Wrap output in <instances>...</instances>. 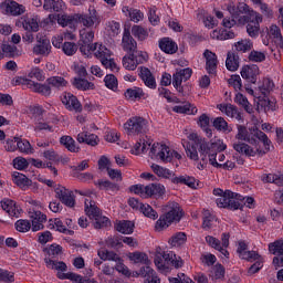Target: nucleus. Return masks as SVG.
Returning <instances> with one entry per match:
<instances>
[{
	"label": "nucleus",
	"mask_w": 283,
	"mask_h": 283,
	"mask_svg": "<svg viewBox=\"0 0 283 283\" xmlns=\"http://www.w3.org/2000/svg\"><path fill=\"white\" fill-rule=\"evenodd\" d=\"M248 59L252 63H264V61H266V53L262 51L252 50Z\"/></svg>",
	"instance_id": "nucleus-58"
},
{
	"label": "nucleus",
	"mask_w": 283,
	"mask_h": 283,
	"mask_svg": "<svg viewBox=\"0 0 283 283\" xmlns=\"http://www.w3.org/2000/svg\"><path fill=\"white\" fill-rule=\"evenodd\" d=\"M175 114H187L188 116H196L198 114V107L193 106L189 102H184L182 105H176L172 107Z\"/></svg>",
	"instance_id": "nucleus-31"
},
{
	"label": "nucleus",
	"mask_w": 283,
	"mask_h": 283,
	"mask_svg": "<svg viewBox=\"0 0 283 283\" xmlns=\"http://www.w3.org/2000/svg\"><path fill=\"white\" fill-rule=\"evenodd\" d=\"M62 103L63 105H65L69 112H76V113L83 112V105H81L78 97H76V95L72 93H65L64 96L62 97Z\"/></svg>",
	"instance_id": "nucleus-18"
},
{
	"label": "nucleus",
	"mask_w": 283,
	"mask_h": 283,
	"mask_svg": "<svg viewBox=\"0 0 283 283\" xmlns=\"http://www.w3.org/2000/svg\"><path fill=\"white\" fill-rule=\"evenodd\" d=\"M123 12H128L130 21L134 23H138V21H143V12L138 9H129V7H124Z\"/></svg>",
	"instance_id": "nucleus-56"
},
{
	"label": "nucleus",
	"mask_w": 283,
	"mask_h": 283,
	"mask_svg": "<svg viewBox=\"0 0 283 283\" xmlns=\"http://www.w3.org/2000/svg\"><path fill=\"white\" fill-rule=\"evenodd\" d=\"M85 211L88 218L95 220L101 216V209L94 203V201H85Z\"/></svg>",
	"instance_id": "nucleus-48"
},
{
	"label": "nucleus",
	"mask_w": 283,
	"mask_h": 283,
	"mask_svg": "<svg viewBox=\"0 0 283 283\" xmlns=\"http://www.w3.org/2000/svg\"><path fill=\"white\" fill-rule=\"evenodd\" d=\"M60 143L72 154H78L81 151V147L76 146V142L72 136H62L60 138Z\"/></svg>",
	"instance_id": "nucleus-36"
},
{
	"label": "nucleus",
	"mask_w": 283,
	"mask_h": 283,
	"mask_svg": "<svg viewBox=\"0 0 283 283\" xmlns=\"http://www.w3.org/2000/svg\"><path fill=\"white\" fill-rule=\"evenodd\" d=\"M218 109H220L222 114H226L228 118H235L239 123H244V118L242 117V113L238 111V106L233 104H219Z\"/></svg>",
	"instance_id": "nucleus-20"
},
{
	"label": "nucleus",
	"mask_w": 283,
	"mask_h": 283,
	"mask_svg": "<svg viewBox=\"0 0 283 283\" xmlns=\"http://www.w3.org/2000/svg\"><path fill=\"white\" fill-rule=\"evenodd\" d=\"M210 36L211 39H217V41H229V39H235V33L223 28H218L212 31Z\"/></svg>",
	"instance_id": "nucleus-32"
},
{
	"label": "nucleus",
	"mask_w": 283,
	"mask_h": 283,
	"mask_svg": "<svg viewBox=\"0 0 283 283\" xmlns=\"http://www.w3.org/2000/svg\"><path fill=\"white\" fill-rule=\"evenodd\" d=\"M76 140L81 145H90L91 147H96V145H98V143L101 142L96 134H92L88 132H82L77 134Z\"/></svg>",
	"instance_id": "nucleus-24"
},
{
	"label": "nucleus",
	"mask_w": 283,
	"mask_h": 283,
	"mask_svg": "<svg viewBox=\"0 0 283 283\" xmlns=\"http://www.w3.org/2000/svg\"><path fill=\"white\" fill-rule=\"evenodd\" d=\"M0 10L2 14H7V17H21V14H25V6L13 0L1 2Z\"/></svg>",
	"instance_id": "nucleus-12"
},
{
	"label": "nucleus",
	"mask_w": 283,
	"mask_h": 283,
	"mask_svg": "<svg viewBox=\"0 0 283 283\" xmlns=\"http://www.w3.org/2000/svg\"><path fill=\"white\" fill-rule=\"evenodd\" d=\"M14 227H15V230L19 231V233H28L30 229L32 230V223L28 219H20L15 221Z\"/></svg>",
	"instance_id": "nucleus-52"
},
{
	"label": "nucleus",
	"mask_w": 283,
	"mask_h": 283,
	"mask_svg": "<svg viewBox=\"0 0 283 283\" xmlns=\"http://www.w3.org/2000/svg\"><path fill=\"white\" fill-rule=\"evenodd\" d=\"M213 222H216V216L211 213V211L205 210L202 217V229L205 231H209V229L213 227Z\"/></svg>",
	"instance_id": "nucleus-47"
},
{
	"label": "nucleus",
	"mask_w": 283,
	"mask_h": 283,
	"mask_svg": "<svg viewBox=\"0 0 283 283\" xmlns=\"http://www.w3.org/2000/svg\"><path fill=\"white\" fill-rule=\"evenodd\" d=\"M263 18L262 14L259 12H254V18L252 19L251 23H248L247 25V32L249 36L255 38L258 34H260V23H262Z\"/></svg>",
	"instance_id": "nucleus-25"
},
{
	"label": "nucleus",
	"mask_w": 283,
	"mask_h": 283,
	"mask_svg": "<svg viewBox=\"0 0 283 283\" xmlns=\"http://www.w3.org/2000/svg\"><path fill=\"white\" fill-rule=\"evenodd\" d=\"M212 126L217 132H222L223 134H231V132H233V128L229 126V123L224 117H216L212 122Z\"/></svg>",
	"instance_id": "nucleus-35"
},
{
	"label": "nucleus",
	"mask_w": 283,
	"mask_h": 283,
	"mask_svg": "<svg viewBox=\"0 0 283 283\" xmlns=\"http://www.w3.org/2000/svg\"><path fill=\"white\" fill-rule=\"evenodd\" d=\"M216 147L214 150H211L210 153V165L212 167H216L217 169H227L228 171H231L232 169H235V163L228 160L224 164H219L218 163V151H224L227 149V144L220 143V142H214Z\"/></svg>",
	"instance_id": "nucleus-10"
},
{
	"label": "nucleus",
	"mask_w": 283,
	"mask_h": 283,
	"mask_svg": "<svg viewBox=\"0 0 283 283\" xmlns=\"http://www.w3.org/2000/svg\"><path fill=\"white\" fill-rule=\"evenodd\" d=\"M197 124L202 128V130L206 133V136H208V138H211V136H213V130H211V127H210L211 118L208 117L207 114H201L199 116Z\"/></svg>",
	"instance_id": "nucleus-37"
},
{
	"label": "nucleus",
	"mask_w": 283,
	"mask_h": 283,
	"mask_svg": "<svg viewBox=\"0 0 283 283\" xmlns=\"http://www.w3.org/2000/svg\"><path fill=\"white\" fill-rule=\"evenodd\" d=\"M146 218L150 220H158V212L151 208L148 203H143L139 210Z\"/></svg>",
	"instance_id": "nucleus-57"
},
{
	"label": "nucleus",
	"mask_w": 283,
	"mask_h": 283,
	"mask_svg": "<svg viewBox=\"0 0 283 283\" xmlns=\"http://www.w3.org/2000/svg\"><path fill=\"white\" fill-rule=\"evenodd\" d=\"M171 182L174 185H186L191 189L196 188V178L189 176L172 177Z\"/></svg>",
	"instance_id": "nucleus-40"
},
{
	"label": "nucleus",
	"mask_w": 283,
	"mask_h": 283,
	"mask_svg": "<svg viewBox=\"0 0 283 283\" xmlns=\"http://www.w3.org/2000/svg\"><path fill=\"white\" fill-rule=\"evenodd\" d=\"M55 193L62 205L65 207H70L71 209L76 205V199H74V192L69 190L63 186H59L55 188Z\"/></svg>",
	"instance_id": "nucleus-15"
},
{
	"label": "nucleus",
	"mask_w": 283,
	"mask_h": 283,
	"mask_svg": "<svg viewBox=\"0 0 283 283\" xmlns=\"http://www.w3.org/2000/svg\"><path fill=\"white\" fill-rule=\"evenodd\" d=\"M170 247H182V244L187 243V233L185 232H177L169 239Z\"/></svg>",
	"instance_id": "nucleus-43"
},
{
	"label": "nucleus",
	"mask_w": 283,
	"mask_h": 283,
	"mask_svg": "<svg viewBox=\"0 0 283 283\" xmlns=\"http://www.w3.org/2000/svg\"><path fill=\"white\" fill-rule=\"evenodd\" d=\"M104 83L107 90H112L113 92H116V90H118V78H116V75L114 74H107L104 77Z\"/></svg>",
	"instance_id": "nucleus-59"
},
{
	"label": "nucleus",
	"mask_w": 283,
	"mask_h": 283,
	"mask_svg": "<svg viewBox=\"0 0 283 283\" xmlns=\"http://www.w3.org/2000/svg\"><path fill=\"white\" fill-rule=\"evenodd\" d=\"M122 48L124 52H127V54H133L134 52H136V50H138V43L132 36V33L127 29H125L123 33Z\"/></svg>",
	"instance_id": "nucleus-19"
},
{
	"label": "nucleus",
	"mask_w": 283,
	"mask_h": 283,
	"mask_svg": "<svg viewBox=\"0 0 283 283\" xmlns=\"http://www.w3.org/2000/svg\"><path fill=\"white\" fill-rule=\"evenodd\" d=\"M226 273H227V270L224 269V265H222L221 263H217L212 268V275H211L212 282H218V280H224Z\"/></svg>",
	"instance_id": "nucleus-46"
},
{
	"label": "nucleus",
	"mask_w": 283,
	"mask_h": 283,
	"mask_svg": "<svg viewBox=\"0 0 283 283\" xmlns=\"http://www.w3.org/2000/svg\"><path fill=\"white\" fill-rule=\"evenodd\" d=\"M94 185L102 191H116V189H118V185L109 180L98 179L97 181H94Z\"/></svg>",
	"instance_id": "nucleus-45"
},
{
	"label": "nucleus",
	"mask_w": 283,
	"mask_h": 283,
	"mask_svg": "<svg viewBox=\"0 0 283 283\" xmlns=\"http://www.w3.org/2000/svg\"><path fill=\"white\" fill-rule=\"evenodd\" d=\"M46 229H50L51 231H59V233H66L67 227H65V223L60 218L50 219L46 226Z\"/></svg>",
	"instance_id": "nucleus-38"
},
{
	"label": "nucleus",
	"mask_w": 283,
	"mask_h": 283,
	"mask_svg": "<svg viewBox=\"0 0 283 283\" xmlns=\"http://www.w3.org/2000/svg\"><path fill=\"white\" fill-rule=\"evenodd\" d=\"M192 74L193 70H191L190 67L179 69L172 74V86L182 96H185V87L182 86V81H189Z\"/></svg>",
	"instance_id": "nucleus-11"
},
{
	"label": "nucleus",
	"mask_w": 283,
	"mask_h": 283,
	"mask_svg": "<svg viewBox=\"0 0 283 283\" xmlns=\"http://www.w3.org/2000/svg\"><path fill=\"white\" fill-rule=\"evenodd\" d=\"M139 274L144 277V283H160V277L149 265L140 268Z\"/></svg>",
	"instance_id": "nucleus-27"
},
{
	"label": "nucleus",
	"mask_w": 283,
	"mask_h": 283,
	"mask_svg": "<svg viewBox=\"0 0 283 283\" xmlns=\"http://www.w3.org/2000/svg\"><path fill=\"white\" fill-rule=\"evenodd\" d=\"M258 74H260V67L258 64H247L241 69L242 78L248 81V83H252L253 85L258 83Z\"/></svg>",
	"instance_id": "nucleus-16"
},
{
	"label": "nucleus",
	"mask_w": 283,
	"mask_h": 283,
	"mask_svg": "<svg viewBox=\"0 0 283 283\" xmlns=\"http://www.w3.org/2000/svg\"><path fill=\"white\" fill-rule=\"evenodd\" d=\"M189 142H185L184 148L190 160H200L198 151L201 156V160L198 165V169H206L207 165L211 163V151L216 150V142H209L205 137H200L198 134L192 133L188 136Z\"/></svg>",
	"instance_id": "nucleus-2"
},
{
	"label": "nucleus",
	"mask_w": 283,
	"mask_h": 283,
	"mask_svg": "<svg viewBox=\"0 0 283 283\" xmlns=\"http://www.w3.org/2000/svg\"><path fill=\"white\" fill-rule=\"evenodd\" d=\"M97 45L98 44H90V43L80 42V52L84 56H90V54H92V52H98V50H96Z\"/></svg>",
	"instance_id": "nucleus-63"
},
{
	"label": "nucleus",
	"mask_w": 283,
	"mask_h": 283,
	"mask_svg": "<svg viewBox=\"0 0 283 283\" xmlns=\"http://www.w3.org/2000/svg\"><path fill=\"white\" fill-rule=\"evenodd\" d=\"M269 252L275 255L272 260V264L276 268L283 266V239L275 240L269 243Z\"/></svg>",
	"instance_id": "nucleus-13"
},
{
	"label": "nucleus",
	"mask_w": 283,
	"mask_h": 283,
	"mask_svg": "<svg viewBox=\"0 0 283 283\" xmlns=\"http://www.w3.org/2000/svg\"><path fill=\"white\" fill-rule=\"evenodd\" d=\"M73 87L80 92H90L96 90V85L88 81L87 77H74L72 81Z\"/></svg>",
	"instance_id": "nucleus-23"
},
{
	"label": "nucleus",
	"mask_w": 283,
	"mask_h": 283,
	"mask_svg": "<svg viewBox=\"0 0 283 283\" xmlns=\"http://www.w3.org/2000/svg\"><path fill=\"white\" fill-rule=\"evenodd\" d=\"M132 34L135 36V39H138V41H146V39L149 36V31L140 25H134L132 28Z\"/></svg>",
	"instance_id": "nucleus-49"
},
{
	"label": "nucleus",
	"mask_w": 283,
	"mask_h": 283,
	"mask_svg": "<svg viewBox=\"0 0 283 283\" xmlns=\"http://www.w3.org/2000/svg\"><path fill=\"white\" fill-rule=\"evenodd\" d=\"M22 28L29 32H39V22L34 18H25L22 21Z\"/></svg>",
	"instance_id": "nucleus-50"
},
{
	"label": "nucleus",
	"mask_w": 283,
	"mask_h": 283,
	"mask_svg": "<svg viewBox=\"0 0 283 283\" xmlns=\"http://www.w3.org/2000/svg\"><path fill=\"white\" fill-rule=\"evenodd\" d=\"M49 87H55V90H62V87H67V82L63 76H51L46 78Z\"/></svg>",
	"instance_id": "nucleus-42"
},
{
	"label": "nucleus",
	"mask_w": 283,
	"mask_h": 283,
	"mask_svg": "<svg viewBox=\"0 0 283 283\" xmlns=\"http://www.w3.org/2000/svg\"><path fill=\"white\" fill-rule=\"evenodd\" d=\"M95 56L106 70H111V72H118V70H120L118 64L112 59V51H109L107 46L99 44Z\"/></svg>",
	"instance_id": "nucleus-9"
},
{
	"label": "nucleus",
	"mask_w": 283,
	"mask_h": 283,
	"mask_svg": "<svg viewBox=\"0 0 283 283\" xmlns=\"http://www.w3.org/2000/svg\"><path fill=\"white\" fill-rule=\"evenodd\" d=\"M261 180L262 182H270L277 185V187H283V175L263 174Z\"/></svg>",
	"instance_id": "nucleus-41"
},
{
	"label": "nucleus",
	"mask_w": 283,
	"mask_h": 283,
	"mask_svg": "<svg viewBox=\"0 0 283 283\" xmlns=\"http://www.w3.org/2000/svg\"><path fill=\"white\" fill-rule=\"evenodd\" d=\"M129 190L140 196V198H160V196H165V186L160 184L133 185Z\"/></svg>",
	"instance_id": "nucleus-7"
},
{
	"label": "nucleus",
	"mask_w": 283,
	"mask_h": 283,
	"mask_svg": "<svg viewBox=\"0 0 283 283\" xmlns=\"http://www.w3.org/2000/svg\"><path fill=\"white\" fill-rule=\"evenodd\" d=\"M158 94L159 96H163L164 98H166L167 103H180V98L172 96L171 91H169L164 86L158 88Z\"/></svg>",
	"instance_id": "nucleus-55"
},
{
	"label": "nucleus",
	"mask_w": 283,
	"mask_h": 283,
	"mask_svg": "<svg viewBox=\"0 0 283 283\" xmlns=\"http://www.w3.org/2000/svg\"><path fill=\"white\" fill-rule=\"evenodd\" d=\"M18 150L21 151V154H34V148H32V145L28 139L18 138Z\"/></svg>",
	"instance_id": "nucleus-53"
},
{
	"label": "nucleus",
	"mask_w": 283,
	"mask_h": 283,
	"mask_svg": "<svg viewBox=\"0 0 283 283\" xmlns=\"http://www.w3.org/2000/svg\"><path fill=\"white\" fill-rule=\"evenodd\" d=\"M155 266L160 273H171L172 269H182L185 261L174 251H166L155 255Z\"/></svg>",
	"instance_id": "nucleus-5"
},
{
	"label": "nucleus",
	"mask_w": 283,
	"mask_h": 283,
	"mask_svg": "<svg viewBox=\"0 0 283 283\" xmlns=\"http://www.w3.org/2000/svg\"><path fill=\"white\" fill-rule=\"evenodd\" d=\"M1 207L3 209V211H6L10 218H19V216H21V208H19V206H17V202L14 200L11 199H3L1 201Z\"/></svg>",
	"instance_id": "nucleus-22"
},
{
	"label": "nucleus",
	"mask_w": 283,
	"mask_h": 283,
	"mask_svg": "<svg viewBox=\"0 0 283 283\" xmlns=\"http://www.w3.org/2000/svg\"><path fill=\"white\" fill-rule=\"evenodd\" d=\"M238 133L235 135L237 142L232 145L234 151L241 154V156H256V154H262L260 143H262L265 147L266 151H271V139L269 136L264 134V132L260 130L258 127L253 126L251 128H247L244 125H237ZM249 143V144H245ZM252 145L255 149L250 147Z\"/></svg>",
	"instance_id": "nucleus-1"
},
{
	"label": "nucleus",
	"mask_w": 283,
	"mask_h": 283,
	"mask_svg": "<svg viewBox=\"0 0 283 283\" xmlns=\"http://www.w3.org/2000/svg\"><path fill=\"white\" fill-rule=\"evenodd\" d=\"M28 88L32 90L36 94H42V96H50V94H52V87L48 83L41 84L31 80L28 82Z\"/></svg>",
	"instance_id": "nucleus-30"
},
{
	"label": "nucleus",
	"mask_w": 283,
	"mask_h": 283,
	"mask_svg": "<svg viewBox=\"0 0 283 283\" xmlns=\"http://www.w3.org/2000/svg\"><path fill=\"white\" fill-rule=\"evenodd\" d=\"M203 59H206V71L210 75L218 74V55L206 49L203 52Z\"/></svg>",
	"instance_id": "nucleus-17"
},
{
	"label": "nucleus",
	"mask_w": 283,
	"mask_h": 283,
	"mask_svg": "<svg viewBox=\"0 0 283 283\" xmlns=\"http://www.w3.org/2000/svg\"><path fill=\"white\" fill-rule=\"evenodd\" d=\"M185 216V211L180 207V203L174 201L166 206V213L161 214L156 221V231H164V229H169L174 222H180Z\"/></svg>",
	"instance_id": "nucleus-4"
},
{
	"label": "nucleus",
	"mask_w": 283,
	"mask_h": 283,
	"mask_svg": "<svg viewBox=\"0 0 283 283\" xmlns=\"http://www.w3.org/2000/svg\"><path fill=\"white\" fill-rule=\"evenodd\" d=\"M33 52L40 56H48L52 52V44L48 38L39 40V43L33 48Z\"/></svg>",
	"instance_id": "nucleus-29"
},
{
	"label": "nucleus",
	"mask_w": 283,
	"mask_h": 283,
	"mask_svg": "<svg viewBox=\"0 0 283 283\" xmlns=\"http://www.w3.org/2000/svg\"><path fill=\"white\" fill-rule=\"evenodd\" d=\"M226 67L229 72H237L240 67V56L235 52H228L226 60Z\"/></svg>",
	"instance_id": "nucleus-33"
},
{
	"label": "nucleus",
	"mask_w": 283,
	"mask_h": 283,
	"mask_svg": "<svg viewBox=\"0 0 283 283\" xmlns=\"http://www.w3.org/2000/svg\"><path fill=\"white\" fill-rule=\"evenodd\" d=\"M275 87V83H273V80L271 78H265L263 81L262 86L259 87L262 96H269L271 92H273V88Z\"/></svg>",
	"instance_id": "nucleus-60"
},
{
	"label": "nucleus",
	"mask_w": 283,
	"mask_h": 283,
	"mask_svg": "<svg viewBox=\"0 0 283 283\" xmlns=\"http://www.w3.org/2000/svg\"><path fill=\"white\" fill-rule=\"evenodd\" d=\"M159 50L165 54H176L178 52V43L171 40V38H163L159 40Z\"/></svg>",
	"instance_id": "nucleus-28"
},
{
	"label": "nucleus",
	"mask_w": 283,
	"mask_h": 283,
	"mask_svg": "<svg viewBox=\"0 0 283 283\" xmlns=\"http://www.w3.org/2000/svg\"><path fill=\"white\" fill-rule=\"evenodd\" d=\"M108 249H123V235H111L106 239Z\"/></svg>",
	"instance_id": "nucleus-51"
},
{
	"label": "nucleus",
	"mask_w": 283,
	"mask_h": 283,
	"mask_svg": "<svg viewBox=\"0 0 283 283\" xmlns=\"http://www.w3.org/2000/svg\"><path fill=\"white\" fill-rule=\"evenodd\" d=\"M139 78H142L146 87H149V90H156V77L154 76L151 71L146 66H140Z\"/></svg>",
	"instance_id": "nucleus-21"
},
{
	"label": "nucleus",
	"mask_w": 283,
	"mask_h": 283,
	"mask_svg": "<svg viewBox=\"0 0 283 283\" xmlns=\"http://www.w3.org/2000/svg\"><path fill=\"white\" fill-rule=\"evenodd\" d=\"M124 96L126 101H140V98H144L145 96V91L138 86H134L127 88L124 93Z\"/></svg>",
	"instance_id": "nucleus-34"
},
{
	"label": "nucleus",
	"mask_w": 283,
	"mask_h": 283,
	"mask_svg": "<svg viewBox=\"0 0 283 283\" xmlns=\"http://www.w3.org/2000/svg\"><path fill=\"white\" fill-rule=\"evenodd\" d=\"M212 193L219 197L216 199V205L219 209H228V211L244 210V205H242L244 196L232 190H222L221 188H214Z\"/></svg>",
	"instance_id": "nucleus-3"
},
{
	"label": "nucleus",
	"mask_w": 283,
	"mask_h": 283,
	"mask_svg": "<svg viewBox=\"0 0 283 283\" xmlns=\"http://www.w3.org/2000/svg\"><path fill=\"white\" fill-rule=\"evenodd\" d=\"M13 182L21 189H25V187H30L32 185V180H30L25 175L21 172H13Z\"/></svg>",
	"instance_id": "nucleus-39"
},
{
	"label": "nucleus",
	"mask_w": 283,
	"mask_h": 283,
	"mask_svg": "<svg viewBox=\"0 0 283 283\" xmlns=\"http://www.w3.org/2000/svg\"><path fill=\"white\" fill-rule=\"evenodd\" d=\"M134 229H136V223L129 220H119L115 223V230L123 235H132L134 233Z\"/></svg>",
	"instance_id": "nucleus-26"
},
{
	"label": "nucleus",
	"mask_w": 283,
	"mask_h": 283,
	"mask_svg": "<svg viewBox=\"0 0 283 283\" xmlns=\"http://www.w3.org/2000/svg\"><path fill=\"white\" fill-rule=\"evenodd\" d=\"M256 105L258 107H261V109H271L272 108V103L271 99H269V95H259L256 97Z\"/></svg>",
	"instance_id": "nucleus-62"
},
{
	"label": "nucleus",
	"mask_w": 283,
	"mask_h": 283,
	"mask_svg": "<svg viewBox=\"0 0 283 283\" xmlns=\"http://www.w3.org/2000/svg\"><path fill=\"white\" fill-rule=\"evenodd\" d=\"M125 133L128 136H139L147 133V119L140 116H134L124 124Z\"/></svg>",
	"instance_id": "nucleus-8"
},
{
	"label": "nucleus",
	"mask_w": 283,
	"mask_h": 283,
	"mask_svg": "<svg viewBox=\"0 0 283 283\" xmlns=\"http://www.w3.org/2000/svg\"><path fill=\"white\" fill-rule=\"evenodd\" d=\"M31 220V231L36 233V231H43L45 229V223L48 222V216L39 210L30 212Z\"/></svg>",
	"instance_id": "nucleus-14"
},
{
	"label": "nucleus",
	"mask_w": 283,
	"mask_h": 283,
	"mask_svg": "<svg viewBox=\"0 0 283 283\" xmlns=\"http://www.w3.org/2000/svg\"><path fill=\"white\" fill-rule=\"evenodd\" d=\"M0 282L12 283L14 282V272H10L0 268Z\"/></svg>",
	"instance_id": "nucleus-64"
},
{
	"label": "nucleus",
	"mask_w": 283,
	"mask_h": 283,
	"mask_svg": "<svg viewBox=\"0 0 283 283\" xmlns=\"http://www.w3.org/2000/svg\"><path fill=\"white\" fill-rule=\"evenodd\" d=\"M151 169L154 174H156V176H158L159 178L169 179L171 178V176H174V171L157 164H153Z\"/></svg>",
	"instance_id": "nucleus-44"
},
{
	"label": "nucleus",
	"mask_w": 283,
	"mask_h": 283,
	"mask_svg": "<svg viewBox=\"0 0 283 283\" xmlns=\"http://www.w3.org/2000/svg\"><path fill=\"white\" fill-rule=\"evenodd\" d=\"M123 63V67H125V70H129L130 72H134V70H136V67H138V64L136 63V61L134 60V55L128 54L125 55L122 60Z\"/></svg>",
	"instance_id": "nucleus-61"
},
{
	"label": "nucleus",
	"mask_w": 283,
	"mask_h": 283,
	"mask_svg": "<svg viewBox=\"0 0 283 283\" xmlns=\"http://www.w3.org/2000/svg\"><path fill=\"white\" fill-rule=\"evenodd\" d=\"M149 156L153 160H157L158 163H171L174 160H181L182 155L180 153L169 148V146L165 144H153Z\"/></svg>",
	"instance_id": "nucleus-6"
},
{
	"label": "nucleus",
	"mask_w": 283,
	"mask_h": 283,
	"mask_svg": "<svg viewBox=\"0 0 283 283\" xmlns=\"http://www.w3.org/2000/svg\"><path fill=\"white\" fill-rule=\"evenodd\" d=\"M234 103L243 107L248 114H251V104L249 103V98H247V96H244L242 93L235 94Z\"/></svg>",
	"instance_id": "nucleus-54"
}]
</instances>
